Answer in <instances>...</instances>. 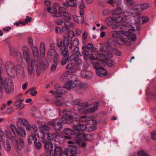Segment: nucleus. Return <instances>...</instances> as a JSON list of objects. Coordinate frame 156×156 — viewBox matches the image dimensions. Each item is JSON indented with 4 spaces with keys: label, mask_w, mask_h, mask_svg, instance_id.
<instances>
[{
    "label": "nucleus",
    "mask_w": 156,
    "mask_h": 156,
    "mask_svg": "<svg viewBox=\"0 0 156 156\" xmlns=\"http://www.w3.org/2000/svg\"><path fill=\"white\" fill-rule=\"evenodd\" d=\"M149 7V5L148 3L138 4L135 5L132 9H128L123 13L125 16L138 17L140 15V12L147 9Z\"/></svg>",
    "instance_id": "nucleus-1"
},
{
    "label": "nucleus",
    "mask_w": 156,
    "mask_h": 156,
    "mask_svg": "<svg viewBox=\"0 0 156 156\" xmlns=\"http://www.w3.org/2000/svg\"><path fill=\"white\" fill-rule=\"evenodd\" d=\"M112 45V43L111 42H108L105 44L101 49V51H105L104 53L106 54L105 58H103V60L101 61L102 63L104 62L110 67L113 66L115 63L111 59L107 58H106V56L109 57H112V54L110 51Z\"/></svg>",
    "instance_id": "nucleus-2"
},
{
    "label": "nucleus",
    "mask_w": 156,
    "mask_h": 156,
    "mask_svg": "<svg viewBox=\"0 0 156 156\" xmlns=\"http://www.w3.org/2000/svg\"><path fill=\"white\" fill-rule=\"evenodd\" d=\"M88 87V85L84 83H80L77 84L76 81L74 82L73 81H70L64 84L63 88V90H64V91L62 93H66L68 89L70 90L76 91L79 89L87 87Z\"/></svg>",
    "instance_id": "nucleus-3"
},
{
    "label": "nucleus",
    "mask_w": 156,
    "mask_h": 156,
    "mask_svg": "<svg viewBox=\"0 0 156 156\" xmlns=\"http://www.w3.org/2000/svg\"><path fill=\"white\" fill-rule=\"evenodd\" d=\"M71 122L70 121L63 119L62 118H59L55 119L48 122V124L52 126L54 129L56 130H59L62 128V123L64 124H69Z\"/></svg>",
    "instance_id": "nucleus-4"
},
{
    "label": "nucleus",
    "mask_w": 156,
    "mask_h": 156,
    "mask_svg": "<svg viewBox=\"0 0 156 156\" xmlns=\"http://www.w3.org/2000/svg\"><path fill=\"white\" fill-rule=\"evenodd\" d=\"M2 86H3L5 93L7 94H9L14 90L13 82L9 77L6 78L4 80Z\"/></svg>",
    "instance_id": "nucleus-5"
},
{
    "label": "nucleus",
    "mask_w": 156,
    "mask_h": 156,
    "mask_svg": "<svg viewBox=\"0 0 156 156\" xmlns=\"http://www.w3.org/2000/svg\"><path fill=\"white\" fill-rule=\"evenodd\" d=\"M27 69L28 74L30 75L34 73L36 71L37 72V76L40 75L38 68V62L36 60L31 59L30 63L28 64Z\"/></svg>",
    "instance_id": "nucleus-6"
},
{
    "label": "nucleus",
    "mask_w": 156,
    "mask_h": 156,
    "mask_svg": "<svg viewBox=\"0 0 156 156\" xmlns=\"http://www.w3.org/2000/svg\"><path fill=\"white\" fill-rule=\"evenodd\" d=\"M15 67L14 64L11 61H8L5 64V68L7 74L12 78H15L16 76Z\"/></svg>",
    "instance_id": "nucleus-7"
},
{
    "label": "nucleus",
    "mask_w": 156,
    "mask_h": 156,
    "mask_svg": "<svg viewBox=\"0 0 156 156\" xmlns=\"http://www.w3.org/2000/svg\"><path fill=\"white\" fill-rule=\"evenodd\" d=\"M64 43L65 44H66L69 49L71 50L73 47H77L79 44V41L77 38H75L73 41H72L70 39L66 37L64 38Z\"/></svg>",
    "instance_id": "nucleus-8"
},
{
    "label": "nucleus",
    "mask_w": 156,
    "mask_h": 156,
    "mask_svg": "<svg viewBox=\"0 0 156 156\" xmlns=\"http://www.w3.org/2000/svg\"><path fill=\"white\" fill-rule=\"evenodd\" d=\"M62 112L64 115L62 116V118L63 119L69 121V119L73 120L77 119L79 118L78 115L76 113H71L70 112L65 110H63Z\"/></svg>",
    "instance_id": "nucleus-9"
},
{
    "label": "nucleus",
    "mask_w": 156,
    "mask_h": 156,
    "mask_svg": "<svg viewBox=\"0 0 156 156\" xmlns=\"http://www.w3.org/2000/svg\"><path fill=\"white\" fill-rule=\"evenodd\" d=\"M15 72L16 76L20 78H23L25 77V74L24 69L20 65L16 66Z\"/></svg>",
    "instance_id": "nucleus-10"
},
{
    "label": "nucleus",
    "mask_w": 156,
    "mask_h": 156,
    "mask_svg": "<svg viewBox=\"0 0 156 156\" xmlns=\"http://www.w3.org/2000/svg\"><path fill=\"white\" fill-rule=\"evenodd\" d=\"M105 54L96 52L95 53L90 54L89 56L90 59L91 61L101 60L102 61L103 59L105 58Z\"/></svg>",
    "instance_id": "nucleus-11"
},
{
    "label": "nucleus",
    "mask_w": 156,
    "mask_h": 156,
    "mask_svg": "<svg viewBox=\"0 0 156 156\" xmlns=\"http://www.w3.org/2000/svg\"><path fill=\"white\" fill-rule=\"evenodd\" d=\"M50 127L46 125H42L39 127V132L40 135H39V137L43 139L45 137V135L48 134L50 130Z\"/></svg>",
    "instance_id": "nucleus-12"
},
{
    "label": "nucleus",
    "mask_w": 156,
    "mask_h": 156,
    "mask_svg": "<svg viewBox=\"0 0 156 156\" xmlns=\"http://www.w3.org/2000/svg\"><path fill=\"white\" fill-rule=\"evenodd\" d=\"M22 51L23 57L26 62H29L30 60V54L29 48L26 46H23L22 48Z\"/></svg>",
    "instance_id": "nucleus-13"
},
{
    "label": "nucleus",
    "mask_w": 156,
    "mask_h": 156,
    "mask_svg": "<svg viewBox=\"0 0 156 156\" xmlns=\"http://www.w3.org/2000/svg\"><path fill=\"white\" fill-rule=\"evenodd\" d=\"M61 87H58V86L57 85H55L54 86V88L56 89L57 90L55 92L52 90L50 91L49 92L51 93L54 96L57 98L60 97L61 96L62 94H64L65 93H62L63 91H64V90H63V88Z\"/></svg>",
    "instance_id": "nucleus-14"
},
{
    "label": "nucleus",
    "mask_w": 156,
    "mask_h": 156,
    "mask_svg": "<svg viewBox=\"0 0 156 156\" xmlns=\"http://www.w3.org/2000/svg\"><path fill=\"white\" fill-rule=\"evenodd\" d=\"M51 51V52L50 53V51H48L47 54L48 57L51 59H53L54 63H57L59 57V54L56 50Z\"/></svg>",
    "instance_id": "nucleus-15"
},
{
    "label": "nucleus",
    "mask_w": 156,
    "mask_h": 156,
    "mask_svg": "<svg viewBox=\"0 0 156 156\" xmlns=\"http://www.w3.org/2000/svg\"><path fill=\"white\" fill-rule=\"evenodd\" d=\"M62 152V149L61 147L55 145L53 150L50 152V156H59Z\"/></svg>",
    "instance_id": "nucleus-16"
},
{
    "label": "nucleus",
    "mask_w": 156,
    "mask_h": 156,
    "mask_svg": "<svg viewBox=\"0 0 156 156\" xmlns=\"http://www.w3.org/2000/svg\"><path fill=\"white\" fill-rule=\"evenodd\" d=\"M80 76L82 78L87 80L91 79L93 76L92 72L90 70H83L80 73Z\"/></svg>",
    "instance_id": "nucleus-17"
},
{
    "label": "nucleus",
    "mask_w": 156,
    "mask_h": 156,
    "mask_svg": "<svg viewBox=\"0 0 156 156\" xmlns=\"http://www.w3.org/2000/svg\"><path fill=\"white\" fill-rule=\"evenodd\" d=\"M94 106L93 107L85 109L83 111L84 114H87L92 113L95 112L98 109L99 106V103L97 102H95L93 103Z\"/></svg>",
    "instance_id": "nucleus-18"
},
{
    "label": "nucleus",
    "mask_w": 156,
    "mask_h": 156,
    "mask_svg": "<svg viewBox=\"0 0 156 156\" xmlns=\"http://www.w3.org/2000/svg\"><path fill=\"white\" fill-rule=\"evenodd\" d=\"M122 25L124 27V28H123L125 29L123 31L128 30H132L133 31H135L136 29H135L134 27H133L130 24L126 21H122Z\"/></svg>",
    "instance_id": "nucleus-19"
},
{
    "label": "nucleus",
    "mask_w": 156,
    "mask_h": 156,
    "mask_svg": "<svg viewBox=\"0 0 156 156\" xmlns=\"http://www.w3.org/2000/svg\"><path fill=\"white\" fill-rule=\"evenodd\" d=\"M70 138L69 136H63L60 135L58 134L55 133V135L54 141L58 142L59 143H62L65 140V139H69Z\"/></svg>",
    "instance_id": "nucleus-20"
},
{
    "label": "nucleus",
    "mask_w": 156,
    "mask_h": 156,
    "mask_svg": "<svg viewBox=\"0 0 156 156\" xmlns=\"http://www.w3.org/2000/svg\"><path fill=\"white\" fill-rule=\"evenodd\" d=\"M125 31L123 30L117 31H112L110 33L111 36L115 38H119V37H122L124 34Z\"/></svg>",
    "instance_id": "nucleus-21"
},
{
    "label": "nucleus",
    "mask_w": 156,
    "mask_h": 156,
    "mask_svg": "<svg viewBox=\"0 0 156 156\" xmlns=\"http://www.w3.org/2000/svg\"><path fill=\"white\" fill-rule=\"evenodd\" d=\"M10 54L13 56H18L20 57L19 61L21 62L22 61V55L21 52L17 50H14L13 49H10Z\"/></svg>",
    "instance_id": "nucleus-22"
},
{
    "label": "nucleus",
    "mask_w": 156,
    "mask_h": 156,
    "mask_svg": "<svg viewBox=\"0 0 156 156\" xmlns=\"http://www.w3.org/2000/svg\"><path fill=\"white\" fill-rule=\"evenodd\" d=\"M96 73L98 76L103 77L107 74V71L102 67L96 69Z\"/></svg>",
    "instance_id": "nucleus-23"
},
{
    "label": "nucleus",
    "mask_w": 156,
    "mask_h": 156,
    "mask_svg": "<svg viewBox=\"0 0 156 156\" xmlns=\"http://www.w3.org/2000/svg\"><path fill=\"white\" fill-rule=\"evenodd\" d=\"M7 136L13 145L16 144L18 140L15 134L12 135L9 132L7 134Z\"/></svg>",
    "instance_id": "nucleus-24"
},
{
    "label": "nucleus",
    "mask_w": 156,
    "mask_h": 156,
    "mask_svg": "<svg viewBox=\"0 0 156 156\" xmlns=\"http://www.w3.org/2000/svg\"><path fill=\"white\" fill-rule=\"evenodd\" d=\"M79 0H76L75 2L69 1L68 2H66L63 3V5L66 7L68 8L69 7H76L77 6V3Z\"/></svg>",
    "instance_id": "nucleus-25"
},
{
    "label": "nucleus",
    "mask_w": 156,
    "mask_h": 156,
    "mask_svg": "<svg viewBox=\"0 0 156 156\" xmlns=\"http://www.w3.org/2000/svg\"><path fill=\"white\" fill-rule=\"evenodd\" d=\"M124 35L126 36L128 39L131 41H135L136 39V36L134 34L128 31H125Z\"/></svg>",
    "instance_id": "nucleus-26"
},
{
    "label": "nucleus",
    "mask_w": 156,
    "mask_h": 156,
    "mask_svg": "<svg viewBox=\"0 0 156 156\" xmlns=\"http://www.w3.org/2000/svg\"><path fill=\"white\" fill-rule=\"evenodd\" d=\"M66 44H63V46H62L60 49V50L62 52V54L63 56V58H69V53L66 47Z\"/></svg>",
    "instance_id": "nucleus-27"
},
{
    "label": "nucleus",
    "mask_w": 156,
    "mask_h": 156,
    "mask_svg": "<svg viewBox=\"0 0 156 156\" xmlns=\"http://www.w3.org/2000/svg\"><path fill=\"white\" fill-rule=\"evenodd\" d=\"M24 145V143L23 139L20 138L18 139L16 144H15L14 146H16L18 149L20 150L22 149Z\"/></svg>",
    "instance_id": "nucleus-28"
},
{
    "label": "nucleus",
    "mask_w": 156,
    "mask_h": 156,
    "mask_svg": "<svg viewBox=\"0 0 156 156\" xmlns=\"http://www.w3.org/2000/svg\"><path fill=\"white\" fill-rule=\"evenodd\" d=\"M94 136V134H89L85 135V134H80L78 135L77 136V137L78 138H80V136H82L84 140H90L93 139Z\"/></svg>",
    "instance_id": "nucleus-29"
},
{
    "label": "nucleus",
    "mask_w": 156,
    "mask_h": 156,
    "mask_svg": "<svg viewBox=\"0 0 156 156\" xmlns=\"http://www.w3.org/2000/svg\"><path fill=\"white\" fill-rule=\"evenodd\" d=\"M75 66L74 63H71L68 64L66 66V69H69L68 71L70 73H73L77 70V69L76 68H73Z\"/></svg>",
    "instance_id": "nucleus-30"
},
{
    "label": "nucleus",
    "mask_w": 156,
    "mask_h": 156,
    "mask_svg": "<svg viewBox=\"0 0 156 156\" xmlns=\"http://www.w3.org/2000/svg\"><path fill=\"white\" fill-rule=\"evenodd\" d=\"M44 147L46 151L50 152L52 151V149L53 147V145L52 143L50 142H47L45 144Z\"/></svg>",
    "instance_id": "nucleus-31"
},
{
    "label": "nucleus",
    "mask_w": 156,
    "mask_h": 156,
    "mask_svg": "<svg viewBox=\"0 0 156 156\" xmlns=\"http://www.w3.org/2000/svg\"><path fill=\"white\" fill-rule=\"evenodd\" d=\"M37 140L36 134L34 133H32L29 137L28 139V143L29 144H31L33 142L35 143Z\"/></svg>",
    "instance_id": "nucleus-32"
},
{
    "label": "nucleus",
    "mask_w": 156,
    "mask_h": 156,
    "mask_svg": "<svg viewBox=\"0 0 156 156\" xmlns=\"http://www.w3.org/2000/svg\"><path fill=\"white\" fill-rule=\"evenodd\" d=\"M45 44L44 42H41L40 46V51L41 55L42 57L45 56Z\"/></svg>",
    "instance_id": "nucleus-33"
},
{
    "label": "nucleus",
    "mask_w": 156,
    "mask_h": 156,
    "mask_svg": "<svg viewBox=\"0 0 156 156\" xmlns=\"http://www.w3.org/2000/svg\"><path fill=\"white\" fill-rule=\"evenodd\" d=\"M122 12V8L120 7H118L116 9L112 11V14L113 15H118L121 14Z\"/></svg>",
    "instance_id": "nucleus-34"
},
{
    "label": "nucleus",
    "mask_w": 156,
    "mask_h": 156,
    "mask_svg": "<svg viewBox=\"0 0 156 156\" xmlns=\"http://www.w3.org/2000/svg\"><path fill=\"white\" fill-rule=\"evenodd\" d=\"M73 19L74 21L79 23H81L83 22L84 20V17L83 16L80 17L76 15L73 16Z\"/></svg>",
    "instance_id": "nucleus-35"
},
{
    "label": "nucleus",
    "mask_w": 156,
    "mask_h": 156,
    "mask_svg": "<svg viewBox=\"0 0 156 156\" xmlns=\"http://www.w3.org/2000/svg\"><path fill=\"white\" fill-rule=\"evenodd\" d=\"M101 62H102L101 60L97 61V62H92V66L96 69V71L98 69L100 68V67H101L102 64L101 63Z\"/></svg>",
    "instance_id": "nucleus-36"
},
{
    "label": "nucleus",
    "mask_w": 156,
    "mask_h": 156,
    "mask_svg": "<svg viewBox=\"0 0 156 156\" xmlns=\"http://www.w3.org/2000/svg\"><path fill=\"white\" fill-rule=\"evenodd\" d=\"M89 106V104L87 102H85L80 103L79 105L78 109L79 110H83Z\"/></svg>",
    "instance_id": "nucleus-37"
},
{
    "label": "nucleus",
    "mask_w": 156,
    "mask_h": 156,
    "mask_svg": "<svg viewBox=\"0 0 156 156\" xmlns=\"http://www.w3.org/2000/svg\"><path fill=\"white\" fill-rule=\"evenodd\" d=\"M63 16L64 20L66 21H69L71 19V15L69 13L66 12H63Z\"/></svg>",
    "instance_id": "nucleus-38"
},
{
    "label": "nucleus",
    "mask_w": 156,
    "mask_h": 156,
    "mask_svg": "<svg viewBox=\"0 0 156 156\" xmlns=\"http://www.w3.org/2000/svg\"><path fill=\"white\" fill-rule=\"evenodd\" d=\"M48 66V63L46 61L43 62H40V68L42 70H44L47 69Z\"/></svg>",
    "instance_id": "nucleus-39"
},
{
    "label": "nucleus",
    "mask_w": 156,
    "mask_h": 156,
    "mask_svg": "<svg viewBox=\"0 0 156 156\" xmlns=\"http://www.w3.org/2000/svg\"><path fill=\"white\" fill-rule=\"evenodd\" d=\"M22 137H25L26 133L25 130L23 128L20 129L16 133Z\"/></svg>",
    "instance_id": "nucleus-40"
},
{
    "label": "nucleus",
    "mask_w": 156,
    "mask_h": 156,
    "mask_svg": "<svg viewBox=\"0 0 156 156\" xmlns=\"http://www.w3.org/2000/svg\"><path fill=\"white\" fill-rule=\"evenodd\" d=\"M64 133L68 135H74L75 134L74 131L71 129L66 128L64 130Z\"/></svg>",
    "instance_id": "nucleus-41"
},
{
    "label": "nucleus",
    "mask_w": 156,
    "mask_h": 156,
    "mask_svg": "<svg viewBox=\"0 0 156 156\" xmlns=\"http://www.w3.org/2000/svg\"><path fill=\"white\" fill-rule=\"evenodd\" d=\"M68 151L70 152L72 154L76 153V147L73 146H69L67 148Z\"/></svg>",
    "instance_id": "nucleus-42"
},
{
    "label": "nucleus",
    "mask_w": 156,
    "mask_h": 156,
    "mask_svg": "<svg viewBox=\"0 0 156 156\" xmlns=\"http://www.w3.org/2000/svg\"><path fill=\"white\" fill-rule=\"evenodd\" d=\"M125 19V17H122L119 16L117 17H112V19L116 23H120Z\"/></svg>",
    "instance_id": "nucleus-43"
},
{
    "label": "nucleus",
    "mask_w": 156,
    "mask_h": 156,
    "mask_svg": "<svg viewBox=\"0 0 156 156\" xmlns=\"http://www.w3.org/2000/svg\"><path fill=\"white\" fill-rule=\"evenodd\" d=\"M126 39L124 38H119L117 41V42L119 44L124 45L127 42Z\"/></svg>",
    "instance_id": "nucleus-44"
},
{
    "label": "nucleus",
    "mask_w": 156,
    "mask_h": 156,
    "mask_svg": "<svg viewBox=\"0 0 156 156\" xmlns=\"http://www.w3.org/2000/svg\"><path fill=\"white\" fill-rule=\"evenodd\" d=\"M87 33L86 31L84 32L82 35V43L85 44L87 42L86 39L87 37Z\"/></svg>",
    "instance_id": "nucleus-45"
},
{
    "label": "nucleus",
    "mask_w": 156,
    "mask_h": 156,
    "mask_svg": "<svg viewBox=\"0 0 156 156\" xmlns=\"http://www.w3.org/2000/svg\"><path fill=\"white\" fill-rule=\"evenodd\" d=\"M32 52L34 57H38L39 55L38 50L36 46H34L33 47Z\"/></svg>",
    "instance_id": "nucleus-46"
},
{
    "label": "nucleus",
    "mask_w": 156,
    "mask_h": 156,
    "mask_svg": "<svg viewBox=\"0 0 156 156\" xmlns=\"http://www.w3.org/2000/svg\"><path fill=\"white\" fill-rule=\"evenodd\" d=\"M56 8L53 6H49L45 10L47 11L48 12L52 13L55 12L56 11Z\"/></svg>",
    "instance_id": "nucleus-47"
},
{
    "label": "nucleus",
    "mask_w": 156,
    "mask_h": 156,
    "mask_svg": "<svg viewBox=\"0 0 156 156\" xmlns=\"http://www.w3.org/2000/svg\"><path fill=\"white\" fill-rule=\"evenodd\" d=\"M83 122H90L91 119L92 118V117H90L88 116H81L80 118Z\"/></svg>",
    "instance_id": "nucleus-48"
},
{
    "label": "nucleus",
    "mask_w": 156,
    "mask_h": 156,
    "mask_svg": "<svg viewBox=\"0 0 156 156\" xmlns=\"http://www.w3.org/2000/svg\"><path fill=\"white\" fill-rule=\"evenodd\" d=\"M78 2V4L79 8L81 10L84 9L85 8V6L83 0H79Z\"/></svg>",
    "instance_id": "nucleus-49"
},
{
    "label": "nucleus",
    "mask_w": 156,
    "mask_h": 156,
    "mask_svg": "<svg viewBox=\"0 0 156 156\" xmlns=\"http://www.w3.org/2000/svg\"><path fill=\"white\" fill-rule=\"evenodd\" d=\"M55 134V133H48L47 134L48 135L47 138L48 140H53L54 141Z\"/></svg>",
    "instance_id": "nucleus-50"
},
{
    "label": "nucleus",
    "mask_w": 156,
    "mask_h": 156,
    "mask_svg": "<svg viewBox=\"0 0 156 156\" xmlns=\"http://www.w3.org/2000/svg\"><path fill=\"white\" fill-rule=\"evenodd\" d=\"M56 44L55 43H52L50 44V48L48 50V51H50V53L51 52V51H55V48L56 47Z\"/></svg>",
    "instance_id": "nucleus-51"
},
{
    "label": "nucleus",
    "mask_w": 156,
    "mask_h": 156,
    "mask_svg": "<svg viewBox=\"0 0 156 156\" xmlns=\"http://www.w3.org/2000/svg\"><path fill=\"white\" fill-rule=\"evenodd\" d=\"M62 16L61 13L60 12H58L57 9H56V11H55L52 14V16L55 17H61Z\"/></svg>",
    "instance_id": "nucleus-52"
},
{
    "label": "nucleus",
    "mask_w": 156,
    "mask_h": 156,
    "mask_svg": "<svg viewBox=\"0 0 156 156\" xmlns=\"http://www.w3.org/2000/svg\"><path fill=\"white\" fill-rule=\"evenodd\" d=\"M4 147L5 150L7 151H9L11 150L10 144L8 141H6L4 144Z\"/></svg>",
    "instance_id": "nucleus-53"
},
{
    "label": "nucleus",
    "mask_w": 156,
    "mask_h": 156,
    "mask_svg": "<svg viewBox=\"0 0 156 156\" xmlns=\"http://www.w3.org/2000/svg\"><path fill=\"white\" fill-rule=\"evenodd\" d=\"M138 154L140 156H149V154L143 150H140L138 152Z\"/></svg>",
    "instance_id": "nucleus-54"
},
{
    "label": "nucleus",
    "mask_w": 156,
    "mask_h": 156,
    "mask_svg": "<svg viewBox=\"0 0 156 156\" xmlns=\"http://www.w3.org/2000/svg\"><path fill=\"white\" fill-rule=\"evenodd\" d=\"M18 120L19 121V122L22 123V124L24 126L27 125V124L28 123V122L26 119H23L20 118L18 119Z\"/></svg>",
    "instance_id": "nucleus-55"
},
{
    "label": "nucleus",
    "mask_w": 156,
    "mask_h": 156,
    "mask_svg": "<svg viewBox=\"0 0 156 156\" xmlns=\"http://www.w3.org/2000/svg\"><path fill=\"white\" fill-rule=\"evenodd\" d=\"M79 48L78 47H75L73 50L72 51V54H75L76 55H77L79 54L80 52L79 51Z\"/></svg>",
    "instance_id": "nucleus-56"
},
{
    "label": "nucleus",
    "mask_w": 156,
    "mask_h": 156,
    "mask_svg": "<svg viewBox=\"0 0 156 156\" xmlns=\"http://www.w3.org/2000/svg\"><path fill=\"white\" fill-rule=\"evenodd\" d=\"M35 88L34 87L31 89L29 90L30 92V94L33 96H35L37 93V92L35 91Z\"/></svg>",
    "instance_id": "nucleus-57"
},
{
    "label": "nucleus",
    "mask_w": 156,
    "mask_h": 156,
    "mask_svg": "<svg viewBox=\"0 0 156 156\" xmlns=\"http://www.w3.org/2000/svg\"><path fill=\"white\" fill-rule=\"evenodd\" d=\"M126 4L128 5L132 6L135 4L133 0H125Z\"/></svg>",
    "instance_id": "nucleus-58"
},
{
    "label": "nucleus",
    "mask_w": 156,
    "mask_h": 156,
    "mask_svg": "<svg viewBox=\"0 0 156 156\" xmlns=\"http://www.w3.org/2000/svg\"><path fill=\"white\" fill-rule=\"evenodd\" d=\"M74 61L75 63V65L76 66H78L82 62V60L78 58L77 57L75 59Z\"/></svg>",
    "instance_id": "nucleus-59"
},
{
    "label": "nucleus",
    "mask_w": 156,
    "mask_h": 156,
    "mask_svg": "<svg viewBox=\"0 0 156 156\" xmlns=\"http://www.w3.org/2000/svg\"><path fill=\"white\" fill-rule=\"evenodd\" d=\"M79 125L80 132H83L86 129L87 126L86 125L83 124H79Z\"/></svg>",
    "instance_id": "nucleus-60"
},
{
    "label": "nucleus",
    "mask_w": 156,
    "mask_h": 156,
    "mask_svg": "<svg viewBox=\"0 0 156 156\" xmlns=\"http://www.w3.org/2000/svg\"><path fill=\"white\" fill-rule=\"evenodd\" d=\"M10 128L12 131L13 134H15L16 133L17 130L16 127V126L13 124H11L10 125Z\"/></svg>",
    "instance_id": "nucleus-61"
},
{
    "label": "nucleus",
    "mask_w": 156,
    "mask_h": 156,
    "mask_svg": "<svg viewBox=\"0 0 156 156\" xmlns=\"http://www.w3.org/2000/svg\"><path fill=\"white\" fill-rule=\"evenodd\" d=\"M62 30L65 34L68 33L69 31V28L66 26H63L62 28Z\"/></svg>",
    "instance_id": "nucleus-62"
},
{
    "label": "nucleus",
    "mask_w": 156,
    "mask_h": 156,
    "mask_svg": "<svg viewBox=\"0 0 156 156\" xmlns=\"http://www.w3.org/2000/svg\"><path fill=\"white\" fill-rule=\"evenodd\" d=\"M31 21V18L28 16H26V18L24 21H23V22L25 23V25L27 24L28 23Z\"/></svg>",
    "instance_id": "nucleus-63"
},
{
    "label": "nucleus",
    "mask_w": 156,
    "mask_h": 156,
    "mask_svg": "<svg viewBox=\"0 0 156 156\" xmlns=\"http://www.w3.org/2000/svg\"><path fill=\"white\" fill-rule=\"evenodd\" d=\"M151 137L153 140H156V132L155 131H153L151 133Z\"/></svg>",
    "instance_id": "nucleus-64"
}]
</instances>
